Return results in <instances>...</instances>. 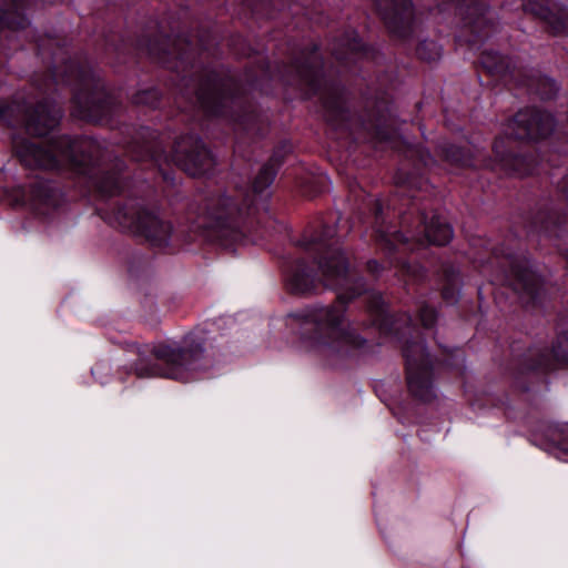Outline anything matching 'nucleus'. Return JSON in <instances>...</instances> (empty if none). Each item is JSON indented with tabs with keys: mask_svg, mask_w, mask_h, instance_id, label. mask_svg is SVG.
Here are the masks:
<instances>
[{
	"mask_svg": "<svg viewBox=\"0 0 568 568\" xmlns=\"http://www.w3.org/2000/svg\"><path fill=\"white\" fill-rule=\"evenodd\" d=\"M139 148V151L134 148L130 151L134 160L151 159L155 163H160L163 158L164 161L173 162L192 176L209 174L215 165L212 153L205 148L201 139L194 134L181 136L170 154H162L149 143Z\"/></svg>",
	"mask_w": 568,
	"mask_h": 568,
	"instance_id": "nucleus-9",
	"label": "nucleus"
},
{
	"mask_svg": "<svg viewBox=\"0 0 568 568\" xmlns=\"http://www.w3.org/2000/svg\"><path fill=\"white\" fill-rule=\"evenodd\" d=\"M332 53L348 70H352L351 64L368 61L375 55V51L366 47L354 30L347 31L334 42Z\"/></svg>",
	"mask_w": 568,
	"mask_h": 568,
	"instance_id": "nucleus-20",
	"label": "nucleus"
},
{
	"mask_svg": "<svg viewBox=\"0 0 568 568\" xmlns=\"http://www.w3.org/2000/svg\"><path fill=\"white\" fill-rule=\"evenodd\" d=\"M409 153H410V155H417L419 159V162L425 166H428L434 161L432 155L429 154V152L422 146L410 149Z\"/></svg>",
	"mask_w": 568,
	"mask_h": 568,
	"instance_id": "nucleus-32",
	"label": "nucleus"
},
{
	"mask_svg": "<svg viewBox=\"0 0 568 568\" xmlns=\"http://www.w3.org/2000/svg\"><path fill=\"white\" fill-rule=\"evenodd\" d=\"M374 209L377 237L389 251L396 250L399 244L407 243L409 239H416L420 244L445 245L453 237V229L440 215L434 214L428 219L423 213L418 217L419 223L416 229L405 233L383 225V209L379 202L375 203Z\"/></svg>",
	"mask_w": 568,
	"mask_h": 568,
	"instance_id": "nucleus-10",
	"label": "nucleus"
},
{
	"mask_svg": "<svg viewBox=\"0 0 568 568\" xmlns=\"http://www.w3.org/2000/svg\"><path fill=\"white\" fill-rule=\"evenodd\" d=\"M407 386L417 399L429 403L436 397L433 385V362L423 342L406 341L404 345Z\"/></svg>",
	"mask_w": 568,
	"mask_h": 568,
	"instance_id": "nucleus-13",
	"label": "nucleus"
},
{
	"mask_svg": "<svg viewBox=\"0 0 568 568\" xmlns=\"http://www.w3.org/2000/svg\"><path fill=\"white\" fill-rule=\"evenodd\" d=\"M20 106L12 103H0V120L9 125L23 124L30 134L45 135L53 130L62 118V109L55 102L44 99L32 110H22L19 116H14Z\"/></svg>",
	"mask_w": 568,
	"mask_h": 568,
	"instance_id": "nucleus-14",
	"label": "nucleus"
},
{
	"mask_svg": "<svg viewBox=\"0 0 568 568\" xmlns=\"http://www.w3.org/2000/svg\"><path fill=\"white\" fill-rule=\"evenodd\" d=\"M405 223H406V219H405V217H403V220H402V224L404 225Z\"/></svg>",
	"mask_w": 568,
	"mask_h": 568,
	"instance_id": "nucleus-37",
	"label": "nucleus"
},
{
	"mask_svg": "<svg viewBox=\"0 0 568 568\" xmlns=\"http://www.w3.org/2000/svg\"><path fill=\"white\" fill-rule=\"evenodd\" d=\"M528 369L549 371L559 365L568 364V331L560 333L550 351L534 347L529 349Z\"/></svg>",
	"mask_w": 568,
	"mask_h": 568,
	"instance_id": "nucleus-19",
	"label": "nucleus"
},
{
	"mask_svg": "<svg viewBox=\"0 0 568 568\" xmlns=\"http://www.w3.org/2000/svg\"><path fill=\"white\" fill-rule=\"evenodd\" d=\"M555 128V120L550 113L540 109L527 108L517 112L505 128L506 138H498L494 142L495 160L488 165L493 170H500L509 175L526 176L539 173L535 155L521 156L508 152L506 145L508 138L516 140L537 141L547 138Z\"/></svg>",
	"mask_w": 568,
	"mask_h": 568,
	"instance_id": "nucleus-5",
	"label": "nucleus"
},
{
	"mask_svg": "<svg viewBox=\"0 0 568 568\" xmlns=\"http://www.w3.org/2000/svg\"><path fill=\"white\" fill-rule=\"evenodd\" d=\"M402 174H403V172H402V170H399V172L395 176L396 183L412 186L414 184L413 178L409 175L404 179V178H402Z\"/></svg>",
	"mask_w": 568,
	"mask_h": 568,
	"instance_id": "nucleus-33",
	"label": "nucleus"
},
{
	"mask_svg": "<svg viewBox=\"0 0 568 568\" xmlns=\"http://www.w3.org/2000/svg\"><path fill=\"white\" fill-rule=\"evenodd\" d=\"M459 293H460V290H459L458 275H456L454 273L447 274L446 283L442 290L443 300L447 304H454L457 302V300L459 297Z\"/></svg>",
	"mask_w": 568,
	"mask_h": 568,
	"instance_id": "nucleus-27",
	"label": "nucleus"
},
{
	"mask_svg": "<svg viewBox=\"0 0 568 568\" xmlns=\"http://www.w3.org/2000/svg\"><path fill=\"white\" fill-rule=\"evenodd\" d=\"M550 179L558 193L568 200V168H556L550 172Z\"/></svg>",
	"mask_w": 568,
	"mask_h": 568,
	"instance_id": "nucleus-28",
	"label": "nucleus"
},
{
	"mask_svg": "<svg viewBox=\"0 0 568 568\" xmlns=\"http://www.w3.org/2000/svg\"><path fill=\"white\" fill-rule=\"evenodd\" d=\"M418 316L424 328L432 329L436 322L437 313L433 307L422 304L418 308Z\"/></svg>",
	"mask_w": 568,
	"mask_h": 568,
	"instance_id": "nucleus-31",
	"label": "nucleus"
},
{
	"mask_svg": "<svg viewBox=\"0 0 568 568\" xmlns=\"http://www.w3.org/2000/svg\"><path fill=\"white\" fill-rule=\"evenodd\" d=\"M335 233V225H324L321 232L303 237L300 243L316 261V273L303 258L288 261L284 270L285 285L294 294L315 292L320 285L337 292L334 305L314 306L286 316V326L298 329V348L321 357L347 354L365 342L345 318L346 304L365 292V283L351 273Z\"/></svg>",
	"mask_w": 568,
	"mask_h": 568,
	"instance_id": "nucleus-1",
	"label": "nucleus"
},
{
	"mask_svg": "<svg viewBox=\"0 0 568 568\" xmlns=\"http://www.w3.org/2000/svg\"><path fill=\"white\" fill-rule=\"evenodd\" d=\"M542 448L556 458L568 462V425L549 427Z\"/></svg>",
	"mask_w": 568,
	"mask_h": 568,
	"instance_id": "nucleus-23",
	"label": "nucleus"
},
{
	"mask_svg": "<svg viewBox=\"0 0 568 568\" xmlns=\"http://www.w3.org/2000/svg\"><path fill=\"white\" fill-rule=\"evenodd\" d=\"M159 91L155 89H149L141 92H138L133 97V102L136 104H146L152 108H156L159 104Z\"/></svg>",
	"mask_w": 568,
	"mask_h": 568,
	"instance_id": "nucleus-30",
	"label": "nucleus"
},
{
	"mask_svg": "<svg viewBox=\"0 0 568 568\" xmlns=\"http://www.w3.org/2000/svg\"><path fill=\"white\" fill-rule=\"evenodd\" d=\"M53 79L73 85V115L78 119L102 122L112 112L111 98L105 92L99 75L89 65L70 61L61 72L54 71Z\"/></svg>",
	"mask_w": 568,
	"mask_h": 568,
	"instance_id": "nucleus-6",
	"label": "nucleus"
},
{
	"mask_svg": "<svg viewBox=\"0 0 568 568\" xmlns=\"http://www.w3.org/2000/svg\"><path fill=\"white\" fill-rule=\"evenodd\" d=\"M449 4L455 6L457 14L464 20L458 40L468 43L471 49L480 50L498 29L495 13L487 8L485 0H445L440 10H446Z\"/></svg>",
	"mask_w": 568,
	"mask_h": 568,
	"instance_id": "nucleus-11",
	"label": "nucleus"
},
{
	"mask_svg": "<svg viewBox=\"0 0 568 568\" xmlns=\"http://www.w3.org/2000/svg\"><path fill=\"white\" fill-rule=\"evenodd\" d=\"M323 62L317 48L307 55L296 59L292 65L293 82L305 89L308 94H316L322 87Z\"/></svg>",
	"mask_w": 568,
	"mask_h": 568,
	"instance_id": "nucleus-18",
	"label": "nucleus"
},
{
	"mask_svg": "<svg viewBox=\"0 0 568 568\" xmlns=\"http://www.w3.org/2000/svg\"><path fill=\"white\" fill-rule=\"evenodd\" d=\"M150 53H151V54H153V55H155V57H156L161 62H164V61H165L164 55L166 54V52H164V51H163V52L161 53V52H160V51H158L154 47H151V48H150Z\"/></svg>",
	"mask_w": 568,
	"mask_h": 568,
	"instance_id": "nucleus-35",
	"label": "nucleus"
},
{
	"mask_svg": "<svg viewBox=\"0 0 568 568\" xmlns=\"http://www.w3.org/2000/svg\"><path fill=\"white\" fill-rule=\"evenodd\" d=\"M529 232H539L546 235H554L557 227V215L555 212H538L527 225Z\"/></svg>",
	"mask_w": 568,
	"mask_h": 568,
	"instance_id": "nucleus-24",
	"label": "nucleus"
},
{
	"mask_svg": "<svg viewBox=\"0 0 568 568\" xmlns=\"http://www.w3.org/2000/svg\"><path fill=\"white\" fill-rule=\"evenodd\" d=\"M203 338L187 334L182 343L159 342L138 348L135 372L139 377H165L181 382L193 379L203 368Z\"/></svg>",
	"mask_w": 568,
	"mask_h": 568,
	"instance_id": "nucleus-4",
	"label": "nucleus"
},
{
	"mask_svg": "<svg viewBox=\"0 0 568 568\" xmlns=\"http://www.w3.org/2000/svg\"><path fill=\"white\" fill-rule=\"evenodd\" d=\"M417 54L425 61H435L442 54V47L435 41L424 40L417 47Z\"/></svg>",
	"mask_w": 568,
	"mask_h": 568,
	"instance_id": "nucleus-29",
	"label": "nucleus"
},
{
	"mask_svg": "<svg viewBox=\"0 0 568 568\" xmlns=\"http://www.w3.org/2000/svg\"><path fill=\"white\" fill-rule=\"evenodd\" d=\"M368 312L372 317V325L376 326L381 333L385 335H394L395 337H404L405 329H408L412 324V317L404 315L402 327L398 320H395L388 314V310L379 294H372L368 302Z\"/></svg>",
	"mask_w": 568,
	"mask_h": 568,
	"instance_id": "nucleus-21",
	"label": "nucleus"
},
{
	"mask_svg": "<svg viewBox=\"0 0 568 568\" xmlns=\"http://www.w3.org/2000/svg\"><path fill=\"white\" fill-rule=\"evenodd\" d=\"M443 155L452 163H456L463 166L473 165L474 162L466 151L454 144L443 146Z\"/></svg>",
	"mask_w": 568,
	"mask_h": 568,
	"instance_id": "nucleus-26",
	"label": "nucleus"
},
{
	"mask_svg": "<svg viewBox=\"0 0 568 568\" xmlns=\"http://www.w3.org/2000/svg\"><path fill=\"white\" fill-rule=\"evenodd\" d=\"M525 13L544 21L555 36H568V8L557 0H523Z\"/></svg>",
	"mask_w": 568,
	"mask_h": 568,
	"instance_id": "nucleus-17",
	"label": "nucleus"
},
{
	"mask_svg": "<svg viewBox=\"0 0 568 568\" xmlns=\"http://www.w3.org/2000/svg\"><path fill=\"white\" fill-rule=\"evenodd\" d=\"M323 106L327 113V120L333 122V118L344 119V102L337 89H333L332 93L323 98Z\"/></svg>",
	"mask_w": 568,
	"mask_h": 568,
	"instance_id": "nucleus-25",
	"label": "nucleus"
},
{
	"mask_svg": "<svg viewBox=\"0 0 568 568\" xmlns=\"http://www.w3.org/2000/svg\"><path fill=\"white\" fill-rule=\"evenodd\" d=\"M172 54L178 55L181 60H183V59H184V54H183V53H180V52H173Z\"/></svg>",
	"mask_w": 568,
	"mask_h": 568,
	"instance_id": "nucleus-36",
	"label": "nucleus"
},
{
	"mask_svg": "<svg viewBox=\"0 0 568 568\" xmlns=\"http://www.w3.org/2000/svg\"><path fill=\"white\" fill-rule=\"evenodd\" d=\"M23 0H0V40L8 33L24 32L30 22L22 13Z\"/></svg>",
	"mask_w": 568,
	"mask_h": 568,
	"instance_id": "nucleus-22",
	"label": "nucleus"
},
{
	"mask_svg": "<svg viewBox=\"0 0 568 568\" xmlns=\"http://www.w3.org/2000/svg\"><path fill=\"white\" fill-rule=\"evenodd\" d=\"M234 80L222 75L215 70H210L199 83L183 93L185 99L210 116H227L243 130H248L251 115L237 113L242 108V98L236 93Z\"/></svg>",
	"mask_w": 568,
	"mask_h": 568,
	"instance_id": "nucleus-7",
	"label": "nucleus"
},
{
	"mask_svg": "<svg viewBox=\"0 0 568 568\" xmlns=\"http://www.w3.org/2000/svg\"><path fill=\"white\" fill-rule=\"evenodd\" d=\"M275 175V166L270 161L261 168L251 190L235 189L212 195L206 199L201 212L191 206L186 217L190 223L187 234H184L185 230H173L170 222L132 199L105 212L102 217L111 226L142 236L152 246L160 248L180 239L192 241L193 234L197 233L224 247L257 243L260 239L250 233L252 222L247 220L261 209L266 210L271 196L270 186Z\"/></svg>",
	"mask_w": 568,
	"mask_h": 568,
	"instance_id": "nucleus-2",
	"label": "nucleus"
},
{
	"mask_svg": "<svg viewBox=\"0 0 568 568\" xmlns=\"http://www.w3.org/2000/svg\"><path fill=\"white\" fill-rule=\"evenodd\" d=\"M381 268L382 266L377 261L372 260L367 263V270L373 274H377Z\"/></svg>",
	"mask_w": 568,
	"mask_h": 568,
	"instance_id": "nucleus-34",
	"label": "nucleus"
},
{
	"mask_svg": "<svg viewBox=\"0 0 568 568\" xmlns=\"http://www.w3.org/2000/svg\"><path fill=\"white\" fill-rule=\"evenodd\" d=\"M13 201L17 205L27 206L37 214L47 215L60 205L61 193L51 182L37 179L28 187H19Z\"/></svg>",
	"mask_w": 568,
	"mask_h": 568,
	"instance_id": "nucleus-16",
	"label": "nucleus"
},
{
	"mask_svg": "<svg viewBox=\"0 0 568 568\" xmlns=\"http://www.w3.org/2000/svg\"><path fill=\"white\" fill-rule=\"evenodd\" d=\"M488 261L475 257L483 267L497 266L496 280L510 286L527 303H537L544 295V282L532 270L530 261L524 253L506 248L491 247Z\"/></svg>",
	"mask_w": 568,
	"mask_h": 568,
	"instance_id": "nucleus-8",
	"label": "nucleus"
},
{
	"mask_svg": "<svg viewBox=\"0 0 568 568\" xmlns=\"http://www.w3.org/2000/svg\"><path fill=\"white\" fill-rule=\"evenodd\" d=\"M479 62L490 74L506 79L509 77L518 82V85L526 87L530 93L541 99H551L559 90L557 82L537 71L520 74L511 61L500 55L493 49L485 48L480 52Z\"/></svg>",
	"mask_w": 568,
	"mask_h": 568,
	"instance_id": "nucleus-12",
	"label": "nucleus"
},
{
	"mask_svg": "<svg viewBox=\"0 0 568 568\" xmlns=\"http://www.w3.org/2000/svg\"><path fill=\"white\" fill-rule=\"evenodd\" d=\"M376 10L393 37L407 42L419 28L410 0H375Z\"/></svg>",
	"mask_w": 568,
	"mask_h": 568,
	"instance_id": "nucleus-15",
	"label": "nucleus"
},
{
	"mask_svg": "<svg viewBox=\"0 0 568 568\" xmlns=\"http://www.w3.org/2000/svg\"><path fill=\"white\" fill-rule=\"evenodd\" d=\"M14 151L21 163L29 169L70 170L89 179L101 195L120 194L124 187L120 176L124 163L115 159L105 163L100 143L88 136H59L43 143L26 139L13 140Z\"/></svg>",
	"mask_w": 568,
	"mask_h": 568,
	"instance_id": "nucleus-3",
	"label": "nucleus"
}]
</instances>
